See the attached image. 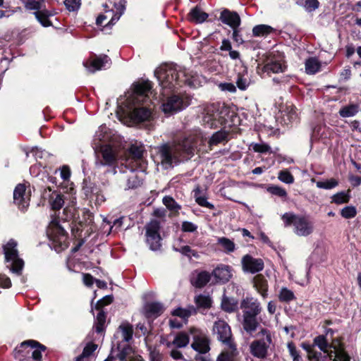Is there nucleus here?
<instances>
[{"mask_svg":"<svg viewBox=\"0 0 361 361\" xmlns=\"http://www.w3.org/2000/svg\"><path fill=\"white\" fill-rule=\"evenodd\" d=\"M154 75L164 92H173L183 84L194 88L200 85V77L197 73L174 64L160 66Z\"/></svg>","mask_w":361,"mask_h":361,"instance_id":"nucleus-1","label":"nucleus"},{"mask_svg":"<svg viewBox=\"0 0 361 361\" xmlns=\"http://www.w3.org/2000/svg\"><path fill=\"white\" fill-rule=\"evenodd\" d=\"M152 85L149 81H142L133 85L132 90L126 95V109L123 114L133 123H139L148 121L152 116L151 109L146 106H136L140 103H145L151 93Z\"/></svg>","mask_w":361,"mask_h":361,"instance_id":"nucleus-2","label":"nucleus"},{"mask_svg":"<svg viewBox=\"0 0 361 361\" xmlns=\"http://www.w3.org/2000/svg\"><path fill=\"white\" fill-rule=\"evenodd\" d=\"M203 138L199 130L184 136L181 140L172 144H164L159 147L160 162L164 169L173 167L178 161V157L183 154H192L197 142Z\"/></svg>","mask_w":361,"mask_h":361,"instance_id":"nucleus-3","label":"nucleus"},{"mask_svg":"<svg viewBox=\"0 0 361 361\" xmlns=\"http://www.w3.org/2000/svg\"><path fill=\"white\" fill-rule=\"evenodd\" d=\"M240 307L243 312V328L247 334L252 335L259 326L257 316L262 311V305L257 298L246 296L240 301Z\"/></svg>","mask_w":361,"mask_h":361,"instance_id":"nucleus-4","label":"nucleus"},{"mask_svg":"<svg viewBox=\"0 0 361 361\" xmlns=\"http://www.w3.org/2000/svg\"><path fill=\"white\" fill-rule=\"evenodd\" d=\"M285 226L292 225L293 232L298 236L306 237L313 233L314 224L307 216L286 212L282 215Z\"/></svg>","mask_w":361,"mask_h":361,"instance_id":"nucleus-5","label":"nucleus"},{"mask_svg":"<svg viewBox=\"0 0 361 361\" xmlns=\"http://www.w3.org/2000/svg\"><path fill=\"white\" fill-rule=\"evenodd\" d=\"M161 94V110L165 114L171 115L181 111L191 103V97L188 94L168 95L164 91Z\"/></svg>","mask_w":361,"mask_h":361,"instance_id":"nucleus-6","label":"nucleus"},{"mask_svg":"<svg viewBox=\"0 0 361 361\" xmlns=\"http://www.w3.org/2000/svg\"><path fill=\"white\" fill-rule=\"evenodd\" d=\"M95 153V166L97 168L109 166L113 174L116 173V166L118 165V154L116 150L109 145L93 147Z\"/></svg>","mask_w":361,"mask_h":361,"instance_id":"nucleus-7","label":"nucleus"},{"mask_svg":"<svg viewBox=\"0 0 361 361\" xmlns=\"http://www.w3.org/2000/svg\"><path fill=\"white\" fill-rule=\"evenodd\" d=\"M47 235L56 252H59L68 247L67 233L60 224L58 217L52 216L47 229Z\"/></svg>","mask_w":361,"mask_h":361,"instance_id":"nucleus-8","label":"nucleus"},{"mask_svg":"<svg viewBox=\"0 0 361 361\" xmlns=\"http://www.w3.org/2000/svg\"><path fill=\"white\" fill-rule=\"evenodd\" d=\"M17 245L15 240L10 239L4 245V253L6 267L12 273L20 276L24 267V261L19 257Z\"/></svg>","mask_w":361,"mask_h":361,"instance_id":"nucleus-9","label":"nucleus"},{"mask_svg":"<svg viewBox=\"0 0 361 361\" xmlns=\"http://www.w3.org/2000/svg\"><path fill=\"white\" fill-rule=\"evenodd\" d=\"M109 4H105L103 5L104 13L100 14L96 20V23L101 25L103 22L109 18V23L106 26L114 25L124 13L126 10V1L120 0L118 2L109 0Z\"/></svg>","mask_w":361,"mask_h":361,"instance_id":"nucleus-10","label":"nucleus"},{"mask_svg":"<svg viewBox=\"0 0 361 361\" xmlns=\"http://www.w3.org/2000/svg\"><path fill=\"white\" fill-rule=\"evenodd\" d=\"M46 347L36 341L28 340L23 341L16 348L14 356L19 360L29 357L30 355L34 361H42V352H44Z\"/></svg>","mask_w":361,"mask_h":361,"instance_id":"nucleus-11","label":"nucleus"},{"mask_svg":"<svg viewBox=\"0 0 361 361\" xmlns=\"http://www.w3.org/2000/svg\"><path fill=\"white\" fill-rule=\"evenodd\" d=\"M226 110H219L216 104H211L205 107L203 116L202 123L204 126L214 128L222 126L226 123L225 118Z\"/></svg>","mask_w":361,"mask_h":361,"instance_id":"nucleus-12","label":"nucleus"},{"mask_svg":"<svg viewBox=\"0 0 361 361\" xmlns=\"http://www.w3.org/2000/svg\"><path fill=\"white\" fill-rule=\"evenodd\" d=\"M257 336H264V338H259L252 341L250 345L251 354L257 358H265L267 355L268 348L271 343V337L269 330L267 329H261Z\"/></svg>","mask_w":361,"mask_h":361,"instance_id":"nucleus-13","label":"nucleus"},{"mask_svg":"<svg viewBox=\"0 0 361 361\" xmlns=\"http://www.w3.org/2000/svg\"><path fill=\"white\" fill-rule=\"evenodd\" d=\"M190 335L192 336V348L201 354H205L210 350V341L207 334L199 329L190 328Z\"/></svg>","mask_w":361,"mask_h":361,"instance_id":"nucleus-14","label":"nucleus"},{"mask_svg":"<svg viewBox=\"0 0 361 361\" xmlns=\"http://www.w3.org/2000/svg\"><path fill=\"white\" fill-rule=\"evenodd\" d=\"M146 243L152 251H157L161 246L159 234L160 223L157 220H152L146 226Z\"/></svg>","mask_w":361,"mask_h":361,"instance_id":"nucleus-15","label":"nucleus"},{"mask_svg":"<svg viewBox=\"0 0 361 361\" xmlns=\"http://www.w3.org/2000/svg\"><path fill=\"white\" fill-rule=\"evenodd\" d=\"M214 334L224 345L235 344L230 326L223 320L214 322L213 326Z\"/></svg>","mask_w":361,"mask_h":361,"instance_id":"nucleus-16","label":"nucleus"},{"mask_svg":"<svg viewBox=\"0 0 361 361\" xmlns=\"http://www.w3.org/2000/svg\"><path fill=\"white\" fill-rule=\"evenodd\" d=\"M129 157L125 164L129 166H139L140 170L143 171L145 168V161L143 160L144 146L142 144H133L130 146Z\"/></svg>","mask_w":361,"mask_h":361,"instance_id":"nucleus-17","label":"nucleus"},{"mask_svg":"<svg viewBox=\"0 0 361 361\" xmlns=\"http://www.w3.org/2000/svg\"><path fill=\"white\" fill-rule=\"evenodd\" d=\"M111 59L106 55L94 56V57L83 61V66L90 73L105 69L109 67Z\"/></svg>","mask_w":361,"mask_h":361,"instance_id":"nucleus-18","label":"nucleus"},{"mask_svg":"<svg viewBox=\"0 0 361 361\" xmlns=\"http://www.w3.org/2000/svg\"><path fill=\"white\" fill-rule=\"evenodd\" d=\"M133 326L127 321H123L118 327L115 334L114 343H126L133 339Z\"/></svg>","mask_w":361,"mask_h":361,"instance_id":"nucleus-19","label":"nucleus"},{"mask_svg":"<svg viewBox=\"0 0 361 361\" xmlns=\"http://www.w3.org/2000/svg\"><path fill=\"white\" fill-rule=\"evenodd\" d=\"M329 344V358L330 360L333 361H350L349 355L338 338L334 339Z\"/></svg>","mask_w":361,"mask_h":361,"instance_id":"nucleus-20","label":"nucleus"},{"mask_svg":"<svg viewBox=\"0 0 361 361\" xmlns=\"http://www.w3.org/2000/svg\"><path fill=\"white\" fill-rule=\"evenodd\" d=\"M241 262L243 269L245 272L255 274L264 269V262L261 259H255L249 255H245Z\"/></svg>","mask_w":361,"mask_h":361,"instance_id":"nucleus-21","label":"nucleus"},{"mask_svg":"<svg viewBox=\"0 0 361 361\" xmlns=\"http://www.w3.org/2000/svg\"><path fill=\"white\" fill-rule=\"evenodd\" d=\"M25 185L18 184L13 191L14 203L21 210L25 209L29 206L30 197L26 195Z\"/></svg>","mask_w":361,"mask_h":361,"instance_id":"nucleus-22","label":"nucleus"},{"mask_svg":"<svg viewBox=\"0 0 361 361\" xmlns=\"http://www.w3.org/2000/svg\"><path fill=\"white\" fill-rule=\"evenodd\" d=\"M126 168L128 169V173L126 175L127 178V188L133 189L139 187L142 183V177L140 176L136 171L140 170L139 166H129L126 165Z\"/></svg>","mask_w":361,"mask_h":361,"instance_id":"nucleus-23","label":"nucleus"},{"mask_svg":"<svg viewBox=\"0 0 361 361\" xmlns=\"http://www.w3.org/2000/svg\"><path fill=\"white\" fill-rule=\"evenodd\" d=\"M278 118L281 120V123L286 126L296 122L298 119V113L296 107L292 105L286 106L285 109L281 111Z\"/></svg>","mask_w":361,"mask_h":361,"instance_id":"nucleus-24","label":"nucleus"},{"mask_svg":"<svg viewBox=\"0 0 361 361\" xmlns=\"http://www.w3.org/2000/svg\"><path fill=\"white\" fill-rule=\"evenodd\" d=\"M189 336L190 333L180 331L175 335L172 341H162V343L169 348H172L173 347L176 348H185L190 342Z\"/></svg>","mask_w":361,"mask_h":361,"instance_id":"nucleus-25","label":"nucleus"},{"mask_svg":"<svg viewBox=\"0 0 361 361\" xmlns=\"http://www.w3.org/2000/svg\"><path fill=\"white\" fill-rule=\"evenodd\" d=\"M219 19L223 23L228 25L231 28H238L241 22L240 18L236 12L228 9L221 11Z\"/></svg>","mask_w":361,"mask_h":361,"instance_id":"nucleus-26","label":"nucleus"},{"mask_svg":"<svg viewBox=\"0 0 361 361\" xmlns=\"http://www.w3.org/2000/svg\"><path fill=\"white\" fill-rule=\"evenodd\" d=\"M286 66L282 59H271L264 66V71L268 73H279L286 71Z\"/></svg>","mask_w":361,"mask_h":361,"instance_id":"nucleus-27","label":"nucleus"},{"mask_svg":"<svg viewBox=\"0 0 361 361\" xmlns=\"http://www.w3.org/2000/svg\"><path fill=\"white\" fill-rule=\"evenodd\" d=\"M253 285L256 290L260 294L262 298H267L268 296V282L262 274L255 276L253 279Z\"/></svg>","mask_w":361,"mask_h":361,"instance_id":"nucleus-28","label":"nucleus"},{"mask_svg":"<svg viewBox=\"0 0 361 361\" xmlns=\"http://www.w3.org/2000/svg\"><path fill=\"white\" fill-rule=\"evenodd\" d=\"M238 354L236 345H225L224 350L218 356L216 361H234Z\"/></svg>","mask_w":361,"mask_h":361,"instance_id":"nucleus-29","label":"nucleus"},{"mask_svg":"<svg viewBox=\"0 0 361 361\" xmlns=\"http://www.w3.org/2000/svg\"><path fill=\"white\" fill-rule=\"evenodd\" d=\"M164 310L161 303L157 302H148L145 305V312L147 317H157Z\"/></svg>","mask_w":361,"mask_h":361,"instance_id":"nucleus-30","label":"nucleus"},{"mask_svg":"<svg viewBox=\"0 0 361 361\" xmlns=\"http://www.w3.org/2000/svg\"><path fill=\"white\" fill-rule=\"evenodd\" d=\"M116 345L117 350L118 353L116 357L121 361H128L129 359L131 360V354L133 353V348L128 345V343H114V346Z\"/></svg>","mask_w":361,"mask_h":361,"instance_id":"nucleus-31","label":"nucleus"},{"mask_svg":"<svg viewBox=\"0 0 361 361\" xmlns=\"http://www.w3.org/2000/svg\"><path fill=\"white\" fill-rule=\"evenodd\" d=\"M109 138V128L106 125H102L96 131L93 138V147L102 145L100 142H106Z\"/></svg>","mask_w":361,"mask_h":361,"instance_id":"nucleus-32","label":"nucleus"},{"mask_svg":"<svg viewBox=\"0 0 361 361\" xmlns=\"http://www.w3.org/2000/svg\"><path fill=\"white\" fill-rule=\"evenodd\" d=\"M34 14L37 20L43 27H49L52 25L49 18L54 16L55 13L54 11H50L44 8L40 11H35Z\"/></svg>","mask_w":361,"mask_h":361,"instance_id":"nucleus-33","label":"nucleus"},{"mask_svg":"<svg viewBox=\"0 0 361 361\" xmlns=\"http://www.w3.org/2000/svg\"><path fill=\"white\" fill-rule=\"evenodd\" d=\"M302 348L307 352L310 361H326V356H323L322 353L316 351L309 343H302Z\"/></svg>","mask_w":361,"mask_h":361,"instance_id":"nucleus-34","label":"nucleus"},{"mask_svg":"<svg viewBox=\"0 0 361 361\" xmlns=\"http://www.w3.org/2000/svg\"><path fill=\"white\" fill-rule=\"evenodd\" d=\"M193 196L195 202L201 207L209 209H214V205L207 201V198L200 189V186H197L193 190Z\"/></svg>","mask_w":361,"mask_h":361,"instance_id":"nucleus-35","label":"nucleus"},{"mask_svg":"<svg viewBox=\"0 0 361 361\" xmlns=\"http://www.w3.org/2000/svg\"><path fill=\"white\" fill-rule=\"evenodd\" d=\"M213 274L217 280L222 283L228 281L231 276L229 267L225 265L216 268Z\"/></svg>","mask_w":361,"mask_h":361,"instance_id":"nucleus-36","label":"nucleus"},{"mask_svg":"<svg viewBox=\"0 0 361 361\" xmlns=\"http://www.w3.org/2000/svg\"><path fill=\"white\" fill-rule=\"evenodd\" d=\"M314 345L317 346L321 351H322L326 355H323V356H326V359L329 357V342L326 338V336L319 335L316 336L313 340Z\"/></svg>","mask_w":361,"mask_h":361,"instance_id":"nucleus-37","label":"nucleus"},{"mask_svg":"<svg viewBox=\"0 0 361 361\" xmlns=\"http://www.w3.org/2000/svg\"><path fill=\"white\" fill-rule=\"evenodd\" d=\"M359 111V105L350 104L341 107L338 111L339 116L342 118H349L355 116Z\"/></svg>","mask_w":361,"mask_h":361,"instance_id":"nucleus-38","label":"nucleus"},{"mask_svg":"<svg viewBox=\"0 0 361 361\" xmlns=\"http://www.w3.org/2000/svg\"><path fill=\"white\" fill-rule=\"evenodd\" d=\"M190 20L196 23H202L208 18V14L202 11L200 8L195 7L192 8L189 13Z\"/></svg>","mask_w":361,"mask_h":361,"instance_id":"nucleus-39","label":"nucleus"},{"mask_svg":"<svg viewBox=\"0 0 361 361\" xmlns=\"http://www.w3.org/2000/svg\"><path fill=\"white\" fill-rule=\"evenodd\" d=\"M321 68V63L315 57H311L305 61V71L307 74H315Z\"/></svg>","mask_w":361,"mask_h":361,"instance_id":"nucleus-40","label":"nucleus"},{"mask_svg":"<svg viewBox=\"0 0 361 361\" xmlns=\"http://www.w3.org/2000/svg\"><path fill=\"white\" fill-rule=\"evenodd\" d=\"M222 309L227 312H233L238 310V302L233 298L224 296L221 301Z\"/></svg>","mask_w":361,"mask_h":361,"instance_id":"nucleus-41","label":"nucleus"},{"mask_svg":"<svg viewBox=\"0 0 361 361\" xmlns=\"http://www.w3.org/2000/svg\"><path fill=\"white\" fill-rule=\"evenodd\" d=\"M97 345L92 342L88 343L84 348L80 355L76 357V361H88L89 357L97 350Z\"/></svg>","mask_w":361,"mask_h":361,"instance_id":"nucleus-42","label":"nucleus"},{"mask_svg":"<svg viewBox=\"0 0 361 361\" xmlns=\"http://www.w3.org/2000/svg\"><path fill=\"white\" fill-rule=\"evenodd\" d=\"M275 31V29L267 25H258L253 27L252 34L255 37H264Z\"/></svg>","mask_w":361,"mask_h":361,"instance_id":"nucleus-43","label":"nucleus"},{"mask_svg":"<svg viewBox=\"0 0 361 361\" xmlns=\"http://www.w3.org/2000/svg\"><path fill=\"white\" fill-rule=\"evenodd\" d=\"M217 244L221 247L226 253L233 252L235 250L234 242L226 237H221L217 239Z\"/></svg>","mask_w":361,"mask_h":361,"instance_id":"nucleus-44","label":"nucleus"},{"mask_svg":"<svg viewBox=\"0 0 361 361\" xmlns=\"http://www.w3.org/2000/svg\"><path fill=\"white\" fill-rule=\"evenodd\" d=\"M228 133L226 130H219L214 133L209 139V144L210 146L216 145L227 141Z\"/></svg>","mask_w":361,"mask_h":361,"instance_id":"nucleus-45","label":"nucleus"},{"mask_svg":"<svg viewBox=\"0 0 361 361\" xmlns=\"http://www.w3.org/2000/svg\"><path fill=\"white\" fill-rule=\"evenodd\" d=\"M195 302L198 307L207 309L212 306V300L209 295L200 294L195 298Z\"/></svg>","mask_w":361,"mask_h":361,"instance_id":"nucleus-46","label":"nucleus"},{"mask_svg":"<svg viewBox=\"0 0 361 361\" xmlns=\"http://www.w3.org/2000/svg\"><path fill=\"white\" fill-rule=\"evenodd\" d=\"M278 297L281 302L286 303H288L295 299L294 293L286 287L281 288Z\"/></svg>","mask_w":361,"mask_h":361,"instance_id":"nucleus-47","label":"nucleus"},{"mask_svg":"<svg viewBox=\"0 0 361 361\" xmlns=\"http://www.w3.org/2000/svg\"><path fill=\"white\" fill-rule=\"evenodd\" d=\"M49 203L52 209L59 210L63 207L64 200L61 195L53 192L50 197Z\"/></svg>","mask_w":361,"mask_h":361,"instance_id":"nucleus-48","label":"nucleus"},{"mask_svg":"<svg viewBox=\"0 0 361 361\" xmlns=\"http://www.w3.org/2000/svg\"><path fill=\"white\" fill-rule=\"evenodd\" d=\"M194 312H195V309L193 307H190L188 309L178 307L173 311L172 314L174 316L180 317L185 322L187 319Z\"/></svg>","mask_w":361,"mask_h":361,"instance_id":"nucleus-49","label":"nucleus"},{"mask_svg":"<svg viewBox=\"0 0 361 361\" xmlns=\"http://www.w3.org/2000/svg\"><path fill=\"white\" fill-rule=\"evenodd\" d=\"M27 10L40 11L45 8L44 0H26L25 3Z\"/></svg>","mask_w":361,"mask_h":361,"instance_id":"nucleus-50","label":"nucleus"},{"mask_svg":"<svg viewBox=\"0 0 361 361\" xmlns=\"http://www.w3.org/2000/svg\"><path fill=\"white\" fill-rule=\"evenodd\" d=\"M210 280V274L207 271H202L197 274L194 285L196 287L201 288L205 286Z\"/></svg>","mask_w":361,"mask_h":361,"instance_id":"nucleus-51","label":"nucleus"},{"mask_svg":"<svg viewBox=\"0 0 361 361\" xmlns=\"http://www.w3.org/2000/svg\"><path fill=\"white\" fill-rule=\"evenodd\" d=\"M106 322V316L103 310H100L97 313L95 319L94 328L97 333H100L104 330V326Z\"/></svg>","mask_w":361,"mask_h":361,"instance_id":"nucleus-52","label":"nucleus"},{"mask_svg":"<svg viewBox=\"0 0 361 361\" xmlns=\"http://www.w3.org/2000/svg\"><path fill=\"white\" fill-rule=\"evenodd\" d=\"M163 204L172 212H178L181 207L171 196H165L162 200Z\"/></svg>","mask_w":361,"mask_h":361,"instance_id":"nucleus-53","label":"nucleus"},{"mask_svg":"<svg viewBox=\"0 0 361 361\" xmlns=\"http://www.w3.org/2000/svg\"><path fill=\"white\" fill-rule=\"evenodd\" d=\"M338 185V180L334 178L328 179L324 181H317L316 185L318 188L331 190Z\"/></svg>","mask_w":361,"mask_h":361,"instance_id":"nucleus-54","label":"nucleus"},{"mask_svg":"<svg viewBox=\"0 0 361 361\" xmlns=\"http://www.w3.org/2000/svg\"><path fill=\"white\" fill-rule=\"evenodd\" d=\"M349 195L347 192L342 191L339 192L331 197L332 202L336 204H341L347 203L349 201Z\"/></svg>","mask_w":361,"mask_h":361,"instance_id":"nucleus-55","label":"nucleus"},{"mask_svg":"<svg viewBox=\"0 0 361 361\" xmlns=\"http://www.w3.org/2000/svg\"><path fill=\"white\" fill-rule=\"evenodd\" d=\"M278 178L280 181L286 184H292L294 183L293 176L288 170H281L278 173Z\"/></svg>","mask_w":361,"mask_h":361,"instance_id":"nucleus-56","label":"nucleus"},{"mask_svg":"<svg viewBox=\"0 0 361 361\" xmlns=\"http://www.w3.org/2000/svg\"><path fill=\"white\" fill-rule=\"evenodd\" d=\"M357 209L354 206H346L341 210V215L346 219H353L357 215Z\"/></svg>","mask_w":361,"mask_h":361,"instance_id":"nucleus-57","label":"nucleus"},{"mask_svg":"<svg viewBox=\"0 0 361 361\" xmlns=\"http://www.w3.org/2000/svg\"><path fill=\"white\" fill-rule=\"evenodd\" d=\"M250 147L255 152L267 153L271 152V147L269 145L264 142L260 143H251Z\"/></svg>","mask_w":361,"mask_h":361,"instance_id":"nucleus-58","label":"nucleus"},{"mask_svg":"<svg viewBox=\"0 0 361 361\" xmlns=\"http://www.w3.org/2000/svg\"><path fill=\"white\" fill-rule=\"evenodd\" d=\"M267 190L271 195H276V196H278L280 197H287V192L286 191V190L280 186H278V185H269L267 188Z\"/></svg>","mask_w":361,"mask_h":361,"instance_id":"nucleus-59","label":"nucleus"},{"mask_svg":"<svg viewBox=\"0 0 361 361\" xmlns=\"http://www.w3.org/2000/svg\"><path fill=\"white\" fill-rule=\"evenodd\" d=\"M250 80L247 76H245L244 75H238L236 80L237 87L240 90H245L250 85Z\"/></svg>","mask_w":361,"mask_h":361,"instance_id":"nucleus-60","label":"nucleus"},{"mask_svg":"<svg viewBox=\"0 0 361 361\" xmlns=\"http://www.w3.org/2000/svg\"><path fill=\"white\" fill-rule=\"evenodd\" d=\"M173 250L188 257H190L191 255L195 257H197V253L192 250L188 245L182 246L180 248L173 247Z\"/></svg>","mask_w":361,"mask_h":361,"instance_id":"nucleus-61","label":"nucleus"},{"mask_svg":"<svg viewBox=\"0 0 361 361\" xmlns=\"http://www.w3.org/2000/svg\"><path fill=\"white\" fill-rule=\"evenodd\" d=\"M64 4L66 8L70 11L78 10L80 6V0H65Z\"/></svg>","mask_w":361,"mask_h":361,"instance_id":"nucleus-62","label":"nucleus"},{"mask_svg":"<svg viewBox=\"0 0 361 361\" xmlns=\"http://www.w3.org/2000/svg\"><path fill=\"white\" fill-rule=\"evenodd\" d=\"M182 231L184 232H195L197 229V226L192 222L185 221L182 223Z\"/></svg>","mask_w":361,"mask_h":361,"instance_id":"nucleus-63","label":"nucleus"},{"mask_svg":"<svg viewBox=\"0 0 361 361\" xmlns=\"http://www.w3.org/2000/svg\"><path fill=\"white\" fill-rule=\"evenodd\" d=\"M112 301L113 297L111 295H106L103 297V298L97 301V304L95 305V308L97 310H100L104 306L111 303Z\"/></svg>","mask_w":361,"mask_h":361,"instance_id":"nucleus-64","label":"nucleus"}]
</instances>
